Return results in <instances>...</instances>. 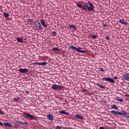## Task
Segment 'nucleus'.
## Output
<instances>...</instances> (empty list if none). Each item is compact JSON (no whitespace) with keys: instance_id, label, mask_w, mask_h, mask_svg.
Returning <instances> with one entry per match:
<instances>
[{"instance_id":"nucleus-1","label":"nucleus","mask_w":129,"mask_h":129,"mask_svg":"<svg viewBox=\"0 0 129 129\" xmlns=\"http://www.w3.org/2000/svg\"><path fill=\"white\" fill-rule=\"evenodd\" d=\"M111 113L113 114V115H124V117H126V118H129L128 113L125 112L124 111H121V112L116 111L113 110L111 111Z\"/></svg>"},{"instance_id":"nucleus-2","label":"nucleus","mask_w":129,"mask_h":129,"mask_svg":"<svg viewBox=\"0 0 129 129\" xmlns=\"http://www.w3.org/2000/svg\"><path fill=\"white\" fill-rule=\"evenodd\" d=\"M88 4L89 7L88 5L84 4L82 7L83 10H84V11H87L88 10L89 12H93V11H94V6H93V4L90 2H88Z\"/></svg>"},{"instance_id":"nucleus-3","label":"nucleus","mask_w":129,"mask_h":129,"mask_svg":"<svg viewBox=\"0 0 129 129\" xmlns=\"http://www.w3.org/2000/svg\"><path fill=\"white\" fill-rule=\"evenodd\" d=\"M32 27L36 31H42L43 30V26L39 21H35V22L32 23Z\"/></svg>"},{"instance_id":"nucleus-4","label":"nucleus","mask_w":129,"mask_h":129,"mask_svg":"<svg viewBox=\"0 0 129 129\" xmlns=\"http://www.w3.org/2000/svg\"><path fill=\"white\" fill-rule=\"evenodd\" d=\"M70 49H72V50H75L77 51V52H78V53H83L84 54H85V53H87V51L86 50H81L80 48L79 47H76L73 45H71L70 47Z\"/></svg>"},{"instance_id":"nucleus-5","label":"nucleus","mask_w":129,"mask_h":129,"mask_svg":"<svg viewBox=\"0 0 129 129\" xmlns=\"http://www.w3.org/2000/svg\"><path fill=\"white\" fill-rule=\"evenodd\" d=\"M52 89H53V90H57L58 89H62L63 88V86H59L56 84H54L51 86Z\"/></svg>"},{"instance_id":"nucleus-6","label":"nucleus","mask_w":129,"mask_h":129,"mask_svg":"<svg viewBox=\"0 0 129 129\" xmlns=\"http://www.w3.org/2000/svg\"><path fill=\"white\" fill-rule=\"evenodd\" d=\"M23 115L25 117H27V118H30L31 119L34 118V116H33V115H31V114L26 113V112H24L23 113Z\"/></svg>"},{"instance_id":"nucleus-7","label":"nucleus","mask_w":129,"mask_h":129,"mask_svg":"<svg viewBox=\"0 0 129 129\" xmlns=\"http://www.w3.org/2000/svg\"><path fill=\"white\" fill-rule=\"evenodd\" d=\"M103 80H104V81H108L109 82H110V83L112 84L115 83V81L111 78H103Z\"/></svg>"},{"instance_id":"nucleus-8","label":"nucleus","mask_w":129,"mask_h":129,"mask_svg":"<svg viewBox=\"0 0 129 129\" xmlns=\"http://www.w3.org/2000/svg\"><path fill=\"white\" fill-rule=\"evenodd\" d=\"M123 79L126 81H129V74L126 73L122 76Z\"/></svg>"},{"instance_id":"nucleus-9","label":"nucleus","mask_w":129,"mask_h":129,"mask_svg":"<svg viewBox=\"0 0 129 129\" xmlns=\"http://www.w3.org/2000/svg\"><path fill=\"white\" fill-rule=\"evenodd\" d=\"M40 22L43 28H47V24H46V22H45L44 20L41 19L40 20Z\"/></svg>"},{"instance_id":"nucleus-10","label":"nucleus","mask_w":129,"mask_h":129,"mask_svg":"<svg viewBox=\"0 0 129 129\" xmlns=\"http://www.w3.org/2000/svg\"><path fill=\"white\" fill-rule=\"evenodd\" d=\"M46 117H47L49 120H53V119H54V116H53L52 114L47 115Z\"/></svg>"},{"instance_id":"nucleus-11","label":"nucleus","mask_w":129,"mask_h":129,"mask_svg":"<svg viewBox=\"0 0 129 129\" xmlns=\"http://www.w3.org/2000/svg\"><path fill=\"white\" fill-rule=\"evenodd\" d=\"M19 72H21V73H27L28 69H20L19 70Z\"/></svg>"},{"instance_id":"nucleus-12","label":"nucleus","mask_w":129,"mask_h":129,"mask_svg":"<svg viewBox=\"0 0 129 129\" xmlns=\"http://www.w3.org/2000/svg\"><path fill=\"white\" fill-rule=\"evenodd\" d=\"M4 125L5 126H8V127H13V124H12V123L5 122L4 123Z\"/></svg>"},{"instance_id":"nucleus-13","label":"nucleus","mask_w":129,"mask_h":129,"mask_svg":"<svg viewBox=\"0 0 129 129\" xmlns=\"http://www.w3.org/2000/svg\"><path fill=\"white\" fill-rule=\"evenodd\" d=\"M76 118H78L79 119H84V117L80 114H77L75 115Z\"/></svg>"},{"instance_id":"nucleus-14","label":"nucleus","mask_w":129,"mask_h":129,"mask_svg":"<svg viewBox=\"0 0 129 129\" xmlns=\"http://www.w3.org/2000/svg\"><path fill=\"white\" fill-rule=\"evenodd\" d=\"M119 22L121 25H125L126 26V25H128V23H127L126 22H124V21H123V20H120L119 21Z\"/></svg>"},{"instance_id":"nucleus-15","label":"nucleus","mask_w":129,"mask_h":129,"mask_svg":"<svg viewBox=\"0 0 129 129\" xmlns=\"http://www.w3.org/2000/svg\"><path fill=\"white\" fill-rule=\"evenodd\" d=\"M17 40L19 43H23L24 42V40L22 38L18 37L17 38Z\"/></svg>"},{"instance_id":"nucleus-16","label":"nucleus","mask_w":129,"mask_h":129,"mask_svg":"<svg viewBox=\"0 0 129 129\" xmlns=\"http://www.w3.org/2000/svg\"><path fill=\"white\" fill-rule=\"evenodd\" d=\"M69 27L70 28H72L74 30H77V27L75 25H70Z\"/></svg>"},{"instance_id":"nucleus-17","label":"nucleus","mask_w":129,"mask_h":129,"mask_svg":"<svg viewBox=\"0 0 129 129\" xmlns=\"http://www.w3.org/2000/svg\"><path fill=\"white\" fill-rule=\"evenodd\" d=\"M47 64H48V63H47L46 62H40V66H46V65H47Z\"/></svg>"},{"instance_id":"nucleus-18","label":"nucleus","mask_w":129,"mask_h":129,"mask_svg":"<svg viewBox=\"0 0 129 129\" xmlns=\"http://www.w3.org/2000/svg\"><path fill=\"white\" fill-rule=\"evenodd\" d=\"M9 16H10V14L9 13H4V17L7 19V18H8L9 17Z\"/></svg>"},{"instance_id":"nucleus-19","label":"nucleus","mask_w":129,"mask_h":129,"mask_svg":"<svg viewBox=\"0 0 129 129\" xmlns=\"http://www.w3.org/2000/svg\"><path fill=\"white\" fill-rule=\"evenodd\" d=\"M111 108L112 109H116V110L118 109V107H117V106L115 105H113L111 106Z\"/></svg>"},{"instance_id":"nucleus-20","label":"nucleus","mask_w":129,"mask_h":129,"mask_svg":"<svg viewBox=\"0 0 129 129\" xmlns=\"http://www.w3.org/2000/svg\"><path fill=\"white\" fill-rule=\"evenodd\" d=\"M97 86H98V87H100V88H102V89H104V88H105V87H104L103 85L101 84H98Z\"/></svg>"},{"instance_id":"nucleus-21","label":"nucleus","mask_w":129,"mask_h":129,"mask_svg":"<svg viewBox=\"0 0 129 129\" xmlns=\"http://www.w3.org/2000/svg\"><path fill=\"white\" fill-rule=\"evenodd\" d=\"M15 121H16V123H17L18 124H19V125H22V124H23L22 121H20L19 120H16Z\"/></svg>"},{"instance_id":"nucleus-22","label":"nucleus","mask_w":129,"mask_h":129,"mask_svg":"<svg viewBox=\"0 0 129 129\" xmlns=\"http://www.w3.org/2000/svg\"><path fill=\"white\" fill-rule=\"evenodd\" d=\"M76 6L77 7H78V8H80V9H82V5L81 4L77 3Z\"/></svg>"},{"instance_id":"nucleus-23","label":"nucleus","mask_w":129,"mask_h":129,"mask_svg":"<svg viewBox=\"0 0 129 129\" xmlns=\"http://www.w3.org/2000/svg\"><path fill=\"white\" fill-rule=\"evenodd\" d=\"M52 49L53 50V51H61V49H60L58 47H53Z\"/></svg>"},{"instance_id":"nucleus-24","label":"nucleus","mask_w":129,"mask_h":129,"mask_svg":"<svg viewBox=\"0 0 129 129\" xmlns=\"http://www.w3.org/2000/svg\"><path fill=\"white\" fill-rule=\"evenodd\" d=\"M116 100L117 101H119L120 102H122V101H123V100L122 99L118 98H116Z\"/></svg>"},{"instance_id":"nucleus-25","label":"nucleus","mask_w":129,"mask_h":129,"mask_svg":"<svg viewBox=\"0 0 129 129\" xmlns=\"http://www.w3.org/2000/svg\"><path fill=\"white\" fill-rule=\"evenodd\" d=\"M28 22L29 25H32V23H33V21H32V19H28Z\"/></svg>"},{"instance_id":"nucleus-26","label":"nucleus","mask_w":129,"mask_h":129,"mask_svg":"<svg viewBox=\"0 0 129 129\" xmlns=\"http://www.w3.org/2000/svg\"><path fill=\"white\" fill-rule=\"evenodd\" d=\"M97 37V35H96V34H94L92 35V38H93V39H96Z\"/></svg>"},{"instance_id":"nucleus-27","label":"nucleus","mask_w":129,"mask_h":129,"mask_svg":"<svg viewBox=\"0 0 129 129\" xmlns=\"http://www.w3.org/2000/svg\"><path fill=\"white\" fill-rule=\"evenodd\" d=\"M52 34V35H53L55 37H56V36L57 35V32L56 31H53Z\"/></svg>"},{"instance_id":"nucleus-28","label":"nucleus","mask_w":129,"mask_h":129,"mask_svg":"<svg viewBox=\"0 0 129 129\" xmlns=\"http://www.w3.org/2000/svg\"><path fill=\"white\" fill-rule=\"evenodd\" d=\"M99 71L100 72H104V70H103V69L101 68H100L99 69Z\"/></svg>"},{"instance_id":"nucleus-29","label":"nucleus","mask_w":129,"mask_h":129,"mask_svg":"<svg viewBox=\"0 0 129 129\" xmlns=\"http://www.w3.org/2000/svg\"><path fill=\"white\" fill-rule=\"evenodd\" d=\"M14 100L17 102L20 100V97L15 98Z\"/></svg>"},{"instance_id":"nucleus-30","label":"nucleus","mask_w":129,"mask_h":129,"mask_svg":"<svg viewBox=\"0 0 129 129\" xmlns=\"http://www.w3.org/2000/svg\"><path fill=\"white\" fill-rule=\"evenodd\" d=\"M32 64L33 65H39L40 66V62H34Z\"/></svg>"},{"instance_id":"nucleus-31","label":"nucleus","mask_w":129,"mask_h":129,"mask_svg":"<svg viewBox=\"0 0 129 129\" xmlns=\"http://www.w3.org/2000/svg\"><path fill=\"white\" fill-rule=\"evenodd\" d=\"M59 113H61V114H64L65 111H59Z\"/></svg>"},{"instance_id":"nucleus-32","label":"nucleus","mask_w":129,"mask_h":129,"mask_svg":"<svg viewBox=\"0 0 129 129\" xmlns=\"http://www.w3.org/2000/svg\"><path fill=\"white\" fill-rule=\"evenodd\" d=\"M0 114H5V112L0 109Z\"/></svg>"},{"instance_id":"nucleus-33","label":"nucleus","mask_w":129,"mask_h":129,"mask_svg":"<svg viewBox=\"0 0 129 129\" xmlns=\"http://www.w3.org/2000/svg\"><path fill=\"white\" fill-rule=\"evenodd\" d=\"M113 79L114 80H116L118 79V77H114L113 78Z\"/></svg>"},{"instance_id":"nucleus-34","label":"nucleus","mask_w":129,"mask_h":129,"mask_svg":"<svg viewBox=\"0 0 129 129\" xmlns=\"http://www.w3.org/2000/svg\"><path fill=\"white\" fill-rule=\"evenodd\" d=\"M22 124H25V125H28V123L27 122H23Z\"/></svg>"},{"instance_id":"nucleus-35","label":"nucleus","mask_w":129,"mask_h":129,"mask_svg":"<svg viewBox=\"0 0 129 129\" xmlns=\"http://www.w3.org/2000/svg\"><path fill=\"white\" fill-rule=\"evenodd\" d=\"M64 114H66V115H69V112L64 111Z\"/></svg>"},{"instance_id":"nucleus-36","label":"nucleus","mask_w":129,"mask_h":129,"mask_svg":"<svg viewBox=\"0 0 129 129\" xmlns=\"http://www.w3.org/2000/svg\"><path fill=\"white\" fill-rule=\"evenodd\" d=\"M105 39L107 40H109V36H105Z\"/></svg>"},{"instance_id":"nucleus-37","label":"nucleus","mask_w":129,"mask_h":129,"mask_svg":"<svg viewBox=\"0 0 129 129\" xmlns=\"http://www.w3.org/2000/svg\"><path fill=\"white\" fill-rule=\"evenodd\" d=\"M56 128L57 129H62V127H61L60 126H56Z\"/></svg>"},{"instance_id":"nucleus-38","label":"nucleus","mask_w":129,"mask_h":129,"mask_svg":"<svg viewBox=\"0 0 129 129\" xmlns=\"http://www.w3.org/2000/svg\"><path fill=\"white\" fill-rule=\"evenodd\" d=\"M14 127H15V128H18V127H19V126L18 125H15L14 126Z\"/></svg>"},{"instance_id":"nucleus-39","label":"nucleus","mask_w":129,"mask_h":129,"mask_svg":"<svg viewBox=\"0 0 129 129\" xmlns=\"http://www.w3.org/2000/svg\"><path fill=\"white\" fill-rule=\"evenodd\" d=\"M85 91H86V90L84 89H82V92H85Z\"/></svg>"},{"instance_id":"nucleus-40","label":"nucleus","mask_w":129,"mask_h":129,"mask_svg":"<svg viewBox=\"0 0 129 129\" xmlns=\"http://www.w3.org/2000/svg\"><path fill=\"white\" fill-rule=\"evenodd\" d=\"M103 27H105L106 28V27H107V25H106V24H103Z\"/></svg>"},{"instance_id":"nucleus-41","label":"nucleus","mask_w":129,"mask_h":129,"mask_svg":"<svg viewBox=\"0 0 129 129\" xmlns=\"http://www.w3.org/2000/svg\"><path fill=\"white\" fill-rule=\"evenodd\" d=\"M0 125H4V124L2 122H0Z\"/></svg>"},{"instance_id":"nucleus-42","label":"nucleus","mask_w":129,"mask_h":129,"mask_svg":"<svg viewBox=\"0 0 129 129\" xmlns=\"http://www.w3.org/2000/svg\"><path fill=\"white\" fill-rule=\"evenodd\" d=\"M70 129H72V128H70Z\"/></svg>"}]
</instances>
